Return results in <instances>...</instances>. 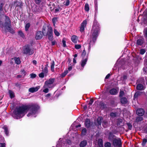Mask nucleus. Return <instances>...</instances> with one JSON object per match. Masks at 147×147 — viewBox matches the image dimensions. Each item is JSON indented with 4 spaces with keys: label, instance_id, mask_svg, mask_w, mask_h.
Wrapping results in <instances>:
<instances>
[{
    "label": "nucleus",
    "instance_id": "393cba45",
    "mask_svg": "<svg viewBox=\"0 0 147 147\" xmlns=\"http://www.w3.org/2000/svg\"><path fill=\"white\" fill-rule=\"evenodd\" d=\"M98 144L100 147H103L102 140V139H98Z\"/></svg>",
    "mask_w": 147,
    "mask_h": 147
},
{
    "label": "nucleus",
    "instance_id": "39448f33",
    "mask_svg": "<svg viewBox=\"0 0 147 147\" xmlns=\"http://www.w3.org/2000/svg\"><path fill=\"white\" fill-rule=\"evenodd\" d=\"M55 79L54 78H50L46 80L43 86V88L48 87L49 88H53L55 86L54 84Z\"/></svg>",
    "mask_w": 147,
    "mask_h": 147
},
{
    "label": "nucleus",
    "instance_id": "9d476101",
    "mask_svg": "<svg viewBox=\"0 0 147 147\" xmlns=\"http://www.w3.org/2000/svg\"><path fill=\"white\" fill-rule=\"evenodd\" d=\"M40 88V86H38L35 87L31 88L28 89V91L31 93H34L38 91Z\"/></svg>",
    "mask_w": 147,
    "mask_h": 147
},
{
    "label": "nucleus",
    "instance_id": "a878e982",
    "mask_svg": "<svg viewBox=\"0 0 147 147\" xmlns=\"http://www.w3.org/2000/svg\"><path fill=\"white\" fill-rule=\"evenodd\" d=\"M121 101L122 103L125 104L127 102V100L125 98H123L121 99Z\"/></svg>",
    "mask_w": 147,
    "mask_h": 147
},
{
    "label": "nucleus",
    "instance_id": "774afa93",
    "mask_svg": "<svg viewBox=\"0 0 147 147\" xmlns=\"http://www.w3.org/2000/svg\"><path fill=\"white\" fill-rule=\"evenodd\" d=\"M51 94L50 93H49V94H46L45 95V96L46 97H48L50 96H51Z\"/></svg>",
    "mask_w": 147,
    "mask_h": 147
},
{
    "label": "nucleus",
    "instance_id": "13d9d810",
    "mask_svg": "<svg viewBox=\"0 0 147 147\" xmlns=\"http://www.w3.org/2000/svg\"><path fill=\"white\" fill-rule=\"evenodd\" d=\"M86 52L84 50H83L82 51V56L84 57L86 55Z\"/></svg>",
    "mask_w": 147,
    "mask_h": 147
},
{
    "label": "nucleus",
    "instance_id": "4d7b16f0",
    "mask_svg": "<svg viewBox=\"0 0 147 147\" xmlns=\"http://www.w3.org/2000/svg\"><path fill=\"white\" fill-rule=\"evenodd\" d=\"M95 13H97L98 10V6L97 4H95Z\"/></svg>",
    "mask_w": 147,
    "mask_h": 147
},
{
    "label": "nucleus",
    "instance_id": "a18cd8bd",
    "mask_svg": "<svg viewBox=\"0 0 147 147\" xmlns=\"http://www.w3.org/2000/svg\"><path fill=\"white\" fill-rule=\"evenodd\" d=\"M124 94V92L123 91L121 90L119 92V96L121 97L123 96Z\"/></svg>",
    "mask_w": 147,
    "mask_h": 147
},
{
    "label": "nucleus",
    "instance_id": "ddd939ff",
    "mask_svg": "<svg viewBox=\"0 0 147 147\" xmlns=\"http://www.w3.org/2000/svg\"><path fill=\"white\" fill-rule=\"evenodd\" d=\"M48 64H46L45 65V67L44 68L42 67V72L45 74V76H46L47 74L48 70Z\"/></svg>",
    "mask_w": 147,
    "mask_h": 147
},
{
    "label": "nucleus",
    "instance_id": "f704fd0d",
    "mask_svg": "<svg viewBox=\"0 0 147 147\" xmlns=\"http://www.w3.org/2000/svg\"><path fill=\"white\" fill-rule=\"evenodd\" d=\"M18 34L20 36H21L22 37V38H24V33H23V32H22V31H19L18 32Z\"/></svg>",
    "mask_w": 147,
    "mask_h": 147
},
{
    "label": "nucleus",
    "instance_id": "8fccbe9b",
    "mask_svg": "<svg viewBox=\"0 0 147 147\" xmlns=\"http://www.w3.org/2000/svg\"><path fill=\"white\" fill-rule=\"evenodd\" d=\"M30 78H35L36 76V75L34 74H30Z\"/></svg>",
    "mask_w": 147,
    "mask_h": 147
},
{
    "label": "nucleus",
    "instance_id": "49530a36",
    "mask_svg": "<svg viewBox=\"0 0 147 147\" xmlns=\"http://www.w3.org/2000/svg\"><path fill=\"white\" fill-rule=\"evenodd\" d=\"M64 3H65L64 4L66 6H68L69 5L70 3L69 0H66L65 2Z\"/></svg>",
    "mask_w": 147,
    "mask_h": 147
},
{
    "label": "nucleus",
    "instance_id": "412c9836",
    "mask_svg": "<svg viewBox=\"0 0 147 147\" xmlns=\"http://www.w3.org/2000/svg\"><path fill=\"white\" fill-rule=\"evenodd\" d=\"M142 92H136L134 96V98L135 99H137L138 97L142 93Z\"/></svg>",
    "mask_w": 147,
    "mask_h": 147
},
{
    "label": "nucleus",
    "instance_id": "5fc2aeb1",
    "mask_svg": "<svg viewBox=\"0 0 147 147\" xmlns=\"http://www.w3.org/2000/svg\"><path fill=\"white\" fill-rule=\"evenodd\" d=\"M62 43L63 47H65L66 46L65 41L64 39H63L62 40Z\"/></svg>",
    "mask_w": 147,
    "mask_h": 147
},
{
    "label": "nucleus",
    "instance_id": "864d4df0",
    "mask_svg": "<svg viewBox=\"0 0 147 147\" xmlns=\"http://www.w3.org/2000/svg\"><path fill=\"white\" fill-rule=\"evenodd\" d=\"M6 144L5 143H0V147H5Z\"/></svg>",
    "mask_w": 147,
    "mask_h": 147
},
{
    "label": "nucleus",
    "instance_id": "72a5a7b5",
    "mask_svg": "<svg viewBox=\"0 0 147 147\" xmlns=\"http://www.w3.org/2000/svg\"><path fill=\"white\" fill-rule=\"evenodd\" d=\"M14 5H16V7L19 6L20 7L22 6V3L20 2H17L15 3Z\"/></svg>",
    "mask_w": 147,
    "mask_h": 147
},
{
    "label": "nucleus",
    "instance_id": "de8ad7c7",
    "mask_svg": "<svg viewBox=\"0 0 147 147\" xmlns=\"http://www.w3.org/2000/svg\"><path fill=\"white\" fill-rule=\"evenodd\" d=\"M145 52V50L144 49H141L140 51V53L141 55H143Z\"/></svg>",
    "mask_w": 147,
    "mask_h": 147
},
{
    "label": "nucleus",
    "instance_id": "2eb2a0df",
    "mask_svg": "<svg viewBox=\"0 0 147 147\" xmlns=\"http://www.w3.org/2000/svg\"><path fill=\"white\" fill-rule=\"evenodd\" d=\"M137 89L138 90H144L145 87L141 84H139L137 86Z\"/></svg>",
    "mask_w": 147,
    "mask_h": 147
},
{
    "label": "nucleus",
    "instance_id": "0e129e2a",
    "mask_svg": "<svg viewBox=\"0 0 147 147\" xmlns=\"http://www.w3.org/2000/svg\"><path fill=\"white\" fill-rule=\"evenodd\" d=\"M110 76V75L109 74H108L105 77V79H108Z\"/></svg>",
    "mask_w": 147,
    "mask_h": 147
},
{
    "label": "nucleus",
    "instance_id": "0eeeda50",
    "mask_svg": "<svg viewBox=\"0 0 147 147\" xmlns=\"http://www.w3.org/2000/svg\"><path fill=\"white\" fill-rule=\"evenodd\" d=\"M113 144L115 147H121V140L120 139H114L113 140Z\"/></svg>",
    "mask_w": 147,
    "mask_h": 147
},
{
    "label": "nucleus",
    "instance_id": "4c0bfd02",
    "mask_svg": "<svg viewBox=\"0 0 147 147\" xmlns=\"http://www.w3.org/2000/svg\"><path fill=\"white\" fill-rule=\"evenodd\" d=\"M147 142V139H143L142 142V145L143 146H144Z\"/></svg>",
    "mask_w": 147,
    "mask_h": 147
},
{
    "label": "nucleus",
    "instance_id": "69168bd1",
    "mask_svg": "<svg viewBox=\"0 0 147 147\" xmlns=\"http://www.w3.org/2000/svg\"><path fill=\"white\" fill-rule=\"evenodd\" d=\"M119 122H118L117 123V125H120V123H122V119H119Z\"/></svg>",
    "mask_w": 147,
    "mask_h": 147
},
{
    "label": "nucleus",
    "instance_id": "2f4dec72",
    "mask_svg": "<svg viewBox=\"0 0 147 147\" xmlns=\"http://www.w3.org/2000/svg\"><path fill=\"white\" fill-rule=\"evenodd\" d=\"M84 9L86 11H88L89 10V7L88 4H86L84 6Z\"/></svg>",
    "mask_w": 147,
    "mask_h": 147
},
{
    "label": "nucleus",
    "instance_id": "b1692460",
    "mask_svg": "<svg viewBox=\"0 0 147 147\" xmlns=\"http://www.w3.org/2000/svg\"><path fill=\"white\" fill-rule=\"evenodd\" d=\"M86 141L85 140H84L81 142L80 144V146L81 147H84L86 146Z\"/></svg>",
    "mask_w": 147,
    "mask_h": 147
},
{
    "label": "nucleus",
    "instance_id": "cd10ccee",
    "mask_svg": "<svg viewBox=\"0 0 147 147\" xmlns=\"http://www.w3.org/2000/svg\"><path fill=\"white\" fill-rule=\"evenodd\" d=\"M102 118L101 117H98L97 119V121L98 124L100 125L101 124Z\"/></svg>",
    "mask_w": 147,
    "mask_h": 147
},
{
    "label": "nucleus",
    "instance_id": "e433bc0d",
    "mask_svg": "<svg viewBox=\"0 0 147 147\" xmlns=\"http://www.w3.org/2000/svg\"><path fill=\"white\" fill-rule=\"evenodd\" d=\"M45 88L43 90V92L45 93H47L49 91V89L48 87H46V88Z\"/></svg>",
    "mask_w": 147,
    "mask_h": 147
},
{
    "label": "nucleus",
    "instance_id": "7c9ffc66",
    "mask_svg": "<svg viewBox=\"0 0 147 147\" xmlns=\"http://www.w3.org/2000/svg\"><path fill=\"white\" fill-rule=\"evenodd\" d=\"M58 18H54L52 19V22L53 24V25L54 27L55 26V23L57 21Z\"/></svg>",
    "mask_w": 147,
    "mask_h": 147
},
{
    "label": "nucleus",
    "instance_id": "473e14b6",
    "mask_svg": "<svg viewBox=\"0 0 147 147\" xmlns=\"http://www.w3.org/2000/svg\"><path fill=\"white\" fill-rule=\"evenodd\" d=\"M57 147H69L68 146H67L66 144H63L61 145V147H60L59 146V143H58L57 145Z\"/></svg>",
    "mask_w": 147,
    "mask_h": 147
},
{
    "label": "nucleus",
    "instance_id": "e2e57ef3",
    "mask_svg": "<svg viewBox=\"0 0 147 147\" xmlns=\"http://www.w3.org/2000/svg\"><path fill=\"white\" fill-rule=\"evenodd\" d=\"M93 102V100L92 99H91V100H90V102H89V104H90V105H92Z\"/></svg>",
    "mask_w": 147,
    "mask_h": 147
},
{
    "label": "nucleus",
    "instance_id": "6ab92c4d",
    "mask_svg": "<svg viewBox=\"0 0 147 147\" xmlns=\"http://www.w3.org/2000/svg\"><path fill=\"white\" fill-rule=\"evenodd\" d=\"M13 59L15 63L17 64H19L21 63V61L19 57H14Z\"/></svg>",
    "mask_w": 147,
    "mask_h": 147
},
{
    "label": "nucleus",
    "instance_id": "4be33fe9",
    "mask_svg": "<svg viewBox=\"0 0 147 147\" xmlns=\"http://www.w3.org/2000/svg\"><path fill=\"white\" fill-rule=\"evenodd\" d=\"M51 69L52 72H54V70L55 62L54 61H53L51 63Z\"/></svg>",
    "mask_w": 147,
    "mask_h": 147
},
{
    "label": "nucleus",
    "instance_id": "338daca9",
    "mask_svg": "<svg viewBox=\"0 0 147 147\" xmlns=\"http://www.w3.org/2000/svg\"><path fill=\"white\" fill-rule=\"evenodd\" d=\"M32 63H33V64H34V65H36V63H37V62L36 60H34L32 61Z\"/></svg>",
    "mask_w": 147,
    "mask_h": 147
},
{
    "label": "nucleus",
    "instance_id": "680f3d73",
    "mask_svg": "<svg viewBox=\"0 0 147 147\" xmlns=\"http://www.w3.org/2000/svg\"><path fill=\"white\" fill-rule=\"evenodd\" d=\"M3 5L2 3H1V4H0V10L1 11H2L3 10L2 7Z\"/></svg>",
    "mask_w": 147,
    "mask_h": 147
},
{
    "label": "nucleus",
    "instance_id": "1a4fd4ad",
    "mask_svg": "<svg viewBox=\"0 0 147 147\" xmlns=\"http://www.w3.org/2000/svg\"><path fill=\"white\" fill-rule=\"evenodd\" d=\"M43 34V32L41 31H38L36 34L35 38L36 39L39 40L41 39L42 36Z\"/></svg>",
    "mask_w": 147,
    "mask_h": 147
},
{
    "label": "nucleus",
    "instance_id": "f257e3e1",
    "mask_svg": "<svg viewBox=\"0 0 147 147\" xmlns=\"http://www.w3.org/2000/svg\"><path fill=\"white\" fill-rule=\"evenodd\" d=\"M39 108V107L36 105L17 107L12 114V116L15 119H19L23 117L29 111V112L27 115V116H33L37 113Z\"/></svg>",
    "mask_w": 147,
    "mask_h": 147
},
{
    "label": "nucleus",
    "instance_id": "c03bdc74",
    "mask_svg": "<svg viewBox=\"0 0 147 147\" xmlns=\"http://www.w3.org/2000/svg\"><path fill=\"white\" fill-rule=\"evenodd\" d=\"M102 124L103 127H106L108 125V123L106 121H104L102 123Z\"/></svg>",
    "mask_w": 147,
    "mask_h": 147
},
{
    "label": "nucleus",
    "instance_id": "c9c22d12",
    "mask_svg": "<svg viewBox=\"0 0 147 147\" xmlns=\"http://www.w3.org/2000/svg\"><path fill=\"white\" fill-rule=\"evenodd\" d=\"M30 26V24L28 23L25 26V30L26 31H27Z\"/></svg>",
    "mask_w": 147,
    "mask_h": 147
},
{
    "label": "nucleus",
    "instance_id": "a211bd4d",
    "mask_svg": "<svg viewBox=\"0 0 147 147\" xmlns=\"http://www.w3.org/2000/svg\"><path fill=\"white\" fill-rule=\"evenodd\" d=\"M72 41L74 43H76L77 42L78 40L77 37L75 35H73L71 38Z\"/></svg>",
    "mask_w": 147,
    "mask_h": 147
},
{
    "label": "nucleus",
    "instance_id": "f3484780",
    "mask_svg": "<svg viewBox=\"0 0 147 147\" xmlns=\"http://www.w3.org/2000/svg\"><path fill=\"white\" fill-rule=\"evenodd\" d=\"M90 122L89 119H87L86 120L85 122V125L87 127H89L90 126Z\"/></svg>",
    "mask_w": 147,
    "mask_h": 147
},
{
    "label": "nucleus",
    "instance_id": "ea45409f",
    "mask_svg": "<svg viewBox=\"0 0 147 147\" xmlns=\"http://www.w3.org/2000/svg\"><path fill=\"white\" fill-rule=\"evenodd\" d=\"M110 116L112 117H115L116 116V114L115 113H111L110 114Z\"/></svg>",
    "mask_w": 147,
    "mask_h": 147
},
{
    "label": "nucleus",
    "instance_id": "5701e85b",
    "mask_svg": "<svg viewBox=\"0 0 147 147\" xmlns=\"http://www.w3.org/2000/svg\"><path fill=\"white\" fill-rule=\"evenodd\" d=\"M143 119V118L140 117H136L135 121L137 123H139L142 121Z\"/></svg>",
    "mask_w": 147,
    "mask_h": 147
},
{
    "label": "nucleus",
    "instance_id": "052dcab7",
    "mask_svg": "<svg viewBox=\"0 0 147 147\" xmlns=\"http://www.w3.org/2000/svg\"><path fill=\"white\" fill-rule=\"evenodd\" d=\"M127 125L128 126L129 129H131L132 127V126L129 123H127Z\"/></svg>",
    "mask_w": 147,
    "mask_h": 147
},
{
    "label": "nucleus",
    "instance_id": "4468645a",
    "mask_svg": "<svg viewBox=\"0 0 147 147\" xmlns=\"http://www.w3.org/2000/svg\"><path fill=\"white\" fill-rule=\"evenodd\" d=\"M109 92L111 94L114 95L117 94L118 92V91L116 89L113 88L110 90Z\"/></svg>",
    "mask_w": 147,
    "mask_h": 147
},
{
    "label": "nucleus",
    "instance_id": "6e6552de",
    "mask_svg": "<svg viewBox=\"0 0 147 147\" xmlns=\"http://www.w3.org/2000/svg\"><path fill=\"white\" fill-rule=\"evenodd\" d=\"M87 23V22L86 20H84L82 23L80 29V31L81 32H83L84 31L85 28L86 26Z\"/></svg>",
    "mask_w": 147,
    "mask_h": 147
},
{
    "label": "nucleus",
    "instance_id": "bf43d9fd",
    "mask_svg": "<svg viewBox=\"0 0 147 147\" xmlns=\"http://www.w3.org/2000/svg\"><path fill=\"white\" fill-rule=\"evenodd\" d=\"M56 42L55 40H54L51 42V43L52 45H54L56 43Z\"/></svg>",
    "mask_w": 147,
    "mask_h": 147
},
{
    "label": "nucleus",
    "instance_id": "f03ea898",
    "mask_svg": "<svg viewBox=\"0 0 147 147\" xmlns=\"http://www.w3.org/2000/svg\"><path fill=\"white\" fill-rule=\"evenodd\" d=\"M100 28L99 24L96 20L94 21V24L92 26V28L91 30L90 38L89 40L88 50L89 51L91 47H92L95 43L97 37L100 33Z\"/></svg>",
    "mask_w": 147,
    "mask_h": 147
},
{
    "label": "nucleus",
    "instance_id": "c756f323",
    "mask_svg": "<svg viewBox=\"0 0 147 147\" xmlns=\"http://www.w3.org/2000/svg\"><path fill=\"white\" fill-rule=\"evenodd\" d=\"M54 32L55 35L57 36H58L60 35V33L55 29H54Z\"/></svg>",
    "mask_w": 147,
    "mask_h": 147
},
{
    "label": "nucleus",
    "instance_id": "3c124183",
    "mask_svg": "<svg viewBox=\"0 0 147 147\" xmlns=\"http://www.w3.org/2000/svg\"><path fill=\"white\" fill-rule=\"evenodd\" d=\"M72 67L71 65V64H70L69 65L68 68V70H67L68 71H71L72 69Z\"/></svg>",
    "mask_w": 147,
    "mask_h": 147
},
{
    "label": "nucleus",
    "instance_id": "423d86ee",
    "mask_svg": "<svg viewBox=\"0 0 147 147\" xmlns=\"http://www.w3.org/2000/svg\"><path fill=\"white\" fill-rule=\"evenodd\" d=\"M24 51V54L29 55H31L33 53V50L30 49V47L28 45L25 47Z\"/></svg>",
    "mask_w": 147,
    "mask_h": 147
},
{
    "label": "nucleus",
    "instance_id": "79ce46f5",
    "mask_svg": "<svg viewBox=\"0 0 147 147\" xmlns=\"http://www.w3.org/2000/svg\"><path fill=\"white\" fill-rule=\"evenodd\" d=\"M105 147H110L111 146V144L110 142H107L105 145Z\"/></svg>",
    "mask_w": 147,
    "mask_h": 147
},
{
    "label": "nucleus",
    "instance_id": "20e7f679",
    "mask_svg": "<svg viewBox=\"0 0 147 147\" xmlns=\"http://www.w3.org/2000/svg\"><path fill=\"white\" fill-rule=\"evenodd\" d=\"M42 31L44 35L48 36L49 39L52 41L53 39V28L51 26H44Z\"/></svg>",
    "mask_w": 147,
    "mask_h": 147
},
{
    "label": "nucleus",
    "instance_id": "a19ab883",
    "mask_svg": "<svg viewBox=\"0 0 147 147\" xmlns=\"http://www.w3.org/2000/svg\"><path fill=\"white\" fill-rule=\"evenodd\" d=\"M86 128L83 129L82 131V134L83 135H85L86 134Z\"/></svg>",
    "mask_w": 147,
    "mask_h": 147
},
{
    "label": "nucleus",
    "instance_id": "58836bf2",
    "mask_svg": "<svg viewBox=\"0 0 147 147\" xmlns=\"http://www.w3.org/2000/svg\"><path fill=\"white\" fill-rule=\"evenodd\" d=\"M39 76L41 78H43L45 76V74L42 72L39 74Z\"/></svg>",
    "mask_w": 147,
    "mask_h": 147
},
{
    "label": "nucleus",
    "instance_id": "603ef678",
    "mask_svg": "<svg viewBox=\"0 0 147 147\" xmlns=\"http://www.w3.org/2000/svg\"><path fill=\"white\" fill-rule=\"evenodd\" d=\"M114 136L112 134L110 133L109 136V138L110 140H112V138H114Z\"/></svg>",
    "mask_w": 147,
    "mask_h": 147
},
{
    "label": "nucleus",
    "instance_id": "aec40b11",
    "mask_svg": "<svg viewBox=\"0 0 147 147\" xmlns=\"http://www.w3.org/2000/svg\"><path fill=\"white\" fill-rule=\"evenodd\" d=\"M3 129L4 130V132L6 136H7L9 134V131L7 127L6 126H4L3 127Z\"/></svg>",
    "mask_w": 147,
    "mask_h": 147
},
{
    "label": "nucleus",
    "instance_id": "bb28decb",
    "mask_svg": "<svg viewBox=\"0 0 147 147\" xmlns=\"http://www.w3.org/2000/svg\"><path fill=\"white\" fill-rule=\"evenodd\" d=\"M9 93L11 98H13L14 97V94L12 91L9 90Z\"/></svg>",
    "mask_w": 147,
    "mask_h": 147
},
{
    "label": "nucleus",
    "instance_id": "09e8293b",
    "mask_svg": "<svg viewBox=\"0 0 147 147\" xmlns=\"http://www.w3.org/2000/svg\"><path fill=\"white\" fill-rule=\"evenodd\" d=\"M81 47V46L80 45H75V48L77 49H80Z\"/></svg>",
    "mask_w": 147,
    "mask_h": 147
},
{
    "label": "nucleus",
    "instance_id": "6e6d98bb",
    "mask_svg": "<svg viewBox=\"0 0 147 147\" xmlns=\"http://www.w3.org/2000/svg\"><path fill=\"white\" fill-rule=\"evenodd\" d=\"M35 3L37 4H39L41 1V0H35Z\"/></svg>",
    "mask_w": 147,
    "mask_h": 147
},
{
    "label": "nucleus",
    "instance_id": "dca6fc26",
    "mask_svg": "<svg viewBox=\"0 0 147 147\" xmlns=\"http://www.w3.org/2000/svg\"><path fill=\"white\" fill-rule=\"evenodd\" d=\"M144 42V39L143 38L138 39L137 41V43L139 45H141Z\"/></svg>",
    "mask_w": 147,
    "mask_h": 147
},
{
    "label": "nucleus",
    "instance_id": "9b49d317",
    "mask_svg": "<svg viewBox=\"0 0 147 147\" xmlns=\"http://www.w3.org/2000/svg\"><path fill=\"white\" fill-rule=\"evenodd\" d=\"M145 111L142 108L138 109L136 111V113L140 116H142L144 114Z\"/></svg>",
    "mask_w": 147,
    "mask_h": 147
},
{
    "label": "nucleus",
    "instance_id": "37998d69",
    "mask_svg": "<svg viewBox=\"0 0 147 147\" xmlns=\"http://www.w3.org/2000/svg\"><path fill=\"white\" fill-rule=\"evenodd\" d=\"M144 36L147 38V28L144 29Z\"/></svg>",
    "mask_w": 147,
    "mask_h": 147
},
{
    "label": "nucleus",
    "instance_id": "7ed1b4c3",
    "mask_svg": "<svg viewBox=\"0 0 147 147\" xmlns=\"http://www.w3.org/2000/svg\"><path fill=\"white\" fill-rule=\"evenodd\" d=\"M5 22L4 23V26L2 23L1 21H0V26L1 28H3L4 26L5 31L9 32L13 34L14 33V30L11 28V22L9 18L7 16H5Z\"/></svg>",
    "mask_w": 147,
    "mask_h": 147
},
{
    "label": "nucleus",
    "instance_id": "c85d7f7f",
    "mask_svg": "<svg viewBox=\"0 0 147 147\" xmlns=\"http://www.w3.org/2000/svg\"><path fill=\"white\" fill-rule=\"evenodd\" d=\"M68 73V71L67 70H65L64 71V72L62 73L61 75V76L62 77H64Z\"/></svg>",
    "mask_w": 147,
    "mask_h": 147
},
{
    "label": "nucleus",
    "instance_id": "f8f14e48",
    "mask_svg": "<svg viewBox=\"0 0 147 147\" xmlns=\"http://www.w3.org/2000/svg\"><path fill=\"white\" fill-rule=\"evenodd\" d=\"M88 58H86L85 59H82L80 63V64L81 67H82V69H83L84 67L86 64L88 60Z\"/></svg>",
    "mask_w": 147,
    "mask_h": 147
}]
</instances>
